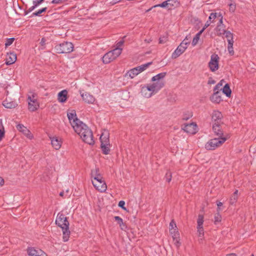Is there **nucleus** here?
<instances>
[{
	"label": "nucleus",
	"mask_w": 256,
	"mask_h": 256,
	"mask_svg": "<svg viewBox=\"0 0 256 256\" xmlns=\"http://www.w3.org/2000/svg\"><path fill=\"white\" fill-rule=\"evenodd\" d=\"M92 182L94 188L100 192H104L106 191L107 186L104 179L99 181H93V180H92Z\"/></svg>",
	"instance_id": "14"
},
{
	"label": "nucleus",
	"mask_w": 256,
	"mask_h": 256,
	"mask_svg": "<svg viewBox=\"0 0 256 256\" xmlns=\"http://www.w3.org/2000/svg\"><path fill=\"white\" fill-rule=\"evenodd\" d=\"M56 224L61 228H68L69 226V222L66 217L61 212L58 214L56 220Z\"/></svg>",
	"instance_id": "10"
},
{
	"label": "nucleus",
	"mask_w": 256,
	"mask_h": 256,
	"mask_svg": "<svg viewBox=\"0 0 256 256\" xmlns=\"http://www.w3.org/2000/svg\"><path fill=\"white\" fill-rule=\"evenodd\" d=\"M56 52L58 54L70 53L73 51L74 45L70 42H64L55 46Z\"/></svg>",
	"instance_id": "5"
},
{
	"label": "nucleus",
	"mask_w": 256,
	"mask_h": 256,
	"mask_svg": "<svg viewBox=\"0 0 256 256\" xmlns=\"http://www.w3.org/2000/svg\"><path fill=\"white\" fill-rule=\"evenodd\" d=\"M62 239L64 242H66L68 241L70 236V231L69 230V226L68 228H62Z\"/></svg>",
	"instance_id": "29"
},
{
	"label": "nucleus",
	"mask_w": 256,
	"mask_h": 256,
	"mask_svg": "<svg viewBox=\"0 0 256 256\" xmlns=\"http://www.w3.org/2000/svg\"><path fill=\"white\" fill-rule=\"evenodd\" d=\"M202 32H203V30H200L196 34V36H194V38L192 40V44L193 46H196L198 44V42L200 40V36L202 34Z\"/></svg>",
	"instance_id": "36"
},
{
	"label": "nucleus",
	"mask_w": 256,
	"mask_h": 256,
	"mask_svg": "<svg viewBox=\"0 0 256 256\" xmlns=\"http://www.w3.org/2000/svg\"><path fill=\"white\" fill-rule=\"evenodd\" d=\"M224 82V80H221L214 88V91H216V90H218V89L220 88V87H221L222 84H223V83Z\"/></svg>",
	"instance_id": "45"
},
{
	"label": "nucleus",
	"mask_w": 256,
	"mask_h": 256,
	"mask_svg": "<svg viewBox=\"0 0 256 256\" xmlns=\"http://www.w3.org/2000/svg\"><path fill=\"white\" fill-rule=\"evenodd\" d=\"M222 118V114L220 111L217 110H214L212 114V124H223Z\"/></svg>",
	"instance_id": "13"
},
{
	"label": "nucleus",
	"mask_w": 256,
	"mask_h": 256,
	"mask_svg": "<svg viewBox=\"0 0 256 256\" xmlns=\"http://www.w3.org/2000/svg\"><path fill=\"white\" fill-rule=\"evenodd\" d=\"M174 227H176V224L174 220H172L170 224V232L174 240H175L176 238V230L174 228Z\"/></svg>",
	"instance_id": "26"
},
{
	"label": "nucleus",
	"mask_w": 256,
	"mask_h": 256,
	"mask_svg": "<svg viewBox=\"0 0 256 256\" xmlns=\"http://www.w3.org/2000/svg\"><path fill=\"white\" fill-rule=\"evenodd\" d=\"M67 1L68 0H53L51 2V3L56 4H61Z\"/></svg>",
	"instance_id": "43"
},
{
	"label": "nucleus",
	"mask_w": 256,
	"mask_h": 256,
	"mask_svg": "<svg viewBox=\"0 0 256 256\" xmlns=\"http://www.w3.org/2000/svg\"><path fill=\"white\" fill-rule=\"evenodd\" d=\"M233 44L234 42H229L228 43V51L230 55H233L234 54V51L233 50Z\"/></svg>",
	"instance_id": "39"
},
{
	"label": "nucleus",
	"mask_w": 256,
	"mask_h": 256,
	"mask_svg": "<svg viewBox=\"0 0 256 256\" xmlns=\"http://www.w3.org/2000/svg\"><path fill=\"white\" fill-rule=\"evenodd\" d=\"M192 116V113L191 111L188 110H184L180 114V118L182 120H187Z\"/></svg>",
	"instance_id": "27"
},
{
	"label": "nucleus",
	"mask_w": 256,
	"mask_h": 256,
	"mask_svg": "<svg viewBox=\"0 0 256 256\" xmlns=\"http://www.w3.org/2000/svg\"><path fill=\"white\" fill-rule=\"evenodd\" d=\"M187 42H184L177 47V57L182 54L187 48Z\"/></svg>",
	"instance_id": "28"
},
{
	"label": "nucleus",
	"mask_w": 256,
	"mask_h": 256,
	"mask_svg": "<svg viewBox=\"0 0 256 256\" xmlns=\"http://www.w3.org/2000/svg\"><path fill=\"white\" fill-rule=\"evenodd\" d=\"M166 41V37H160L159 39V43L160 44H164Z\"/></svg>",
	"instance_id": "51"
},
{
	"label": "nucleus",
	"mask_w": 256,
	"mask_h": 256,
	"mask_svg": "<svg viewBox=\"0 0 256 256\" xmlns=\"http://www.w3.org/2000/svg\"><path fill=\"white\" fill-rule=\"evenodd\" d=\"M216 16H217L216 13H211L210 16H209L208 21L210 22H213L214 20H215L216 18Z\"/></svg>",
	"instance_id": "46"
},
{
	"label": "nucleus",
	"mask_w": 256,
	"mask_h": 256,
	"mask_svg": "<svg viewBox=\"0 0 256 256\" xmlns=\"http://www.w3.org/2000/svg\"><path fill=\"white\" fill-rule=\"evenodd\" d=\"M166 75V72L160 73L151 78L152 83L149 84L152 86L156 93L158 92L165 85L164 78Z\"/></svg>",
	"instance_id": "2"
},
{
	"label": "nucleus",
	"mask_w": 256,
	"mask_h": 256,
	"mask_svg": "<svg viewBox=\"0 0 256 256\" xmlns=\"http://www.w3.org/2000/svg\"><path fill=\"white\" fill-rule=\"evenodd\" d=\"M110 143L107 144H101V148L104 154H109L110 151Z\"/></svg>",
	"instance_id": "35"
},
{
	"label": "nucleus",
	"mask_w": 256,
	"mask_h": 256,
	"mask_svg": "<svg viewBox=\"0 0 256 256\" xmlns=\"http://www.w3.org/2000/svg\"><path fill=\"white\" fill-rule=\"evenodd\" d=\"M150 41H151V40H148V42H150Z\"/></svg>",
	"instance_id": "64"
},
{
	"label": "nucleus",
	"mask_w": 256,
	"mask_h": 256,
	"mask_svg": "<svg viewBox=\"0 0 256 256\" xmlns=\"http://www.w3.org/2000/svg\"><path fill=\"white\" fill-rule=\"evenodd\" d=\"M46 42V40L44 38H42L40 42V46H42V49H43L45 46Z\"/></svg>",
	"instance_id": "52"
},
{
	"label": "nucleus",
	"mask_w": 256,
	"mask_h": 256,
	"mask_svg": "<svg viewBox=\"0 0 256 256\" xmlns=\"http://www.w3.org/2000/svg\"><path fill=\"white\" fill-rule=\"evenodd\" d=\"M154 8V6H152L151 8H149L148 10H146V12H148L150 11V10L152 8Z\"/></svg>",
	"instance_id": "61"
},
{
	"label": "nucleus",
	"mask_w": 256,
	"mask_h": 256,
	"mask_svg": "<svg viewBox=\"0 0 256 256\" xmlns=\"http://www.w3.org/2000/svg\"><path fill=\"white\" fill-rule=\"evenodd\" d=\"M121 54V50L119 48H114L106 53L102 57V62L104 64H109L116 60Z\"/></svg>",
	"instance_id": "4"
},
{
	"label": "nucleus",
	"mask_w": 256,
	"mask_h": 256,
	"mask_svg": "<svg viewBox=\"0 0 256 256\" xmlns=\"http://www.w3.org/2000/svg\"><path fill=\"white\" fill-rule=\"evenodd\" d=\"M219 56L218 54H214L210 56V60L208 62V66L212 72H214L218 69Z\"/></svg>",
	"instance_id": "12"
},
{
	"label": "nucleus",
	"mask_w": 256,
	"mask_h": 256,
	"mask_svg": "<svg viewBox=\"0 0 256 256\" xmlns=\"http://www.w3.org/2000/svg\"><path fill=\"white\" fill-rule=\"evenodd\" d=\"M216 31L217 34L218 36L224 34L226 32L224 24H218L216 28Z\"/></svg>",
	"instance_id": "34"
},
{
	"label": "nucleus",
	"mask_w": 256,
	"mask_h": 256,
	"mask_svg": "<svg viewBox=\"0 0 256 256\" xmlns=\"http://www.w3.org/2000/svg\"><path fill=\"white\" fill-rule=\"evenodd\" d=\"M223 124H212V130L214 134L218 136V138H227L224 135L222 126Z\"/></svg>",
	"instance_id": "17"
},
{
	"label": "nucleus",
	"mask_w": 256,
	"mask_h": 256,
	"mask_svg": "<svg viewBox=\"0 0 256 256\" xmlns=\"http://www.w3.org/2000/svg\"><path fill=\"white\" fill-rule=\"evenodd\" d=\"M238 190H236L230 198V204H233L236 202L238 198Z\"/></svg>",
	"instance_id": "32"
},
{
	"label": "nucleus",
	"mask_w": 256,
	"mask_h": 256,
	"mask_svg": "<svg viewBox=\"0 0 256 256\" xmlns=\"http://www.w3.org/2000/svg\"><path fill=\"white\" fill-rule=\"evenodd\" d=\"M228 138H217L210 139L205 144V148L208 150H214L220 146Z\"/></svg>",
	"instance_id": "3"
},
{
	"label": "nucleus",
	"mask_w": 256,
	"mask_h": 256,
	"mask_svg": "<svg viewBox=\"0 0 256 256\" xmlns=\"http://www.w3.org/2000/svg\"><path fill=\"white\" fill-rule=\"evenodd\" d=\"M67 116L74 130L80 136L82 140L89 144H94L92 131L85 124L78 118L76 112L74 110H68Z\"/></svg>",
	"instance_id": "1"
},
{
	"label": "nucleus",
	"mask_w": 256,
	"mask_h": 256,
	"mask_svg": "<svg viewBox=\"0 0 256 256\" xmlns=\"http://www.w3.org/2000/svg\"><path fill=\"white\" fill-rule=\"evenodd\" d=\"M90 178L93 181H99L104 180L102 176L100 173V170L98 168H95L92 170L90 173Z\"/></svg>",
	"instance_id": "16"
},
{
	"label": "nucleus",
	"mask_w": 256,
	"mask_h": 256,
	"mask_svg": "<svg viewBox=\"0 0 256 256\" xmlns=\"http://www.w3.org/2000/svg\"><path fill=\"white\" fill-rule=\"evenodd\" d=\"M226 256H237L236 254L232 253V254H227Z\"/></svg>",
	"instance_id": "57"
},
{
	"label": "nucleus",
	"mask_w": 256,
	"mask_h": 256,
	"mask_svg": "<svg viewBox=\"0 0 256 256\" xmlns=\"http://www.w3.org/2000/svg\"><path fill=\"white\" fill-rule=\"evenodd\" d=\"M225 37L227 38L228 43L229 42H234L233 40V34L230 31H226L224 32Z\"/></svg>",
	"instance_id": "38"
},
{
	"label": "nucleus",
	"mask_w": 256,
	"mask_h": 256,
	"mask_svg": "<svg viewBox=\"0 0 256 256\" xmlns=\"http://www.w3.org/2000/svg\"><path fill=\"white\" fill-rule=\"evenodd\" d=\"M29 256H47L46 254L40 249H36L34 248H29L28 250Z\"/></svg>",
	"instance_id": "18"
},
{
	"label": "nucleus",
	"mask_w": 256,
	"mask_h": 256,
	"mask_svg": "<svg viewBox=\"0 0 256 256\" xmlns=\"http://www.w3.org/2000/svg\"><path fill=\"white\" fill-rule=\"evenodd\" d=\"M64 194V192H60V196H63Z\"/></svg>",
	"instance_id": "58"
},
{
	"label": "nucleus",
	"mask_w": 256,
	"mask_h": 256,
	"mask_svg": "<svg viewBox=\"0 0 256 256\" xmlns=\"http://www.w3.org/2000/svg\"><path fill=\"white\" fill-rule=\"evenodd\" d=\"M114 219L119 224V226L121 230H126V224L123 222L122 219L118 216H115Z\"/></svg>",
	"instance_id": "30"
},
{
	"label": "nucleus",
	"mask_w": 256,
	"mask_h": 256,
	"mask_svg": "<svg viewBox=\"0 0 256 256\" xmlns=\"http://www.w3.org/2000/svg\"><path fill=\"white\" fill-rule=\"evenodd\" d=\"M16 60V56L13 52L8 54L6 58V64L7 65L13 64Z\"/></svg>",
	"instance_id": "24"
},
{
	"label": "nucleus",
	"mask_w": 256,
	"mask_h": 256,
	"mask_svg": "<svg viewBox=\"0 0 256 256\" xmlns=\"http://www.w3.org/2000/svg\"><path fill=\"white\" fill-rule=\"evenodd\" d=\"M176 53V50H174L173 54H172V57H174L175 54Z\"/></svg>",
	"instance_id": "59"
},
{
	"label": "nucleus",
	"mask_w": 256,
	"mask_h": 256,
	"mask_svg": "<svg viewBox=\"0 0 256 256\" xmlns=\"http://www.w3.org/2000/svg\"><path fill=\"white\" fill-rule=\"evenodd\" d=\"M182 130L189 134H194L198 131V126L195 122L184 124L182 126Z\"/></svg>",
	"instance_id": "11"
},
{
	"label": "nucleus",
	"mask_w": 256,
	"mask_h": 256,
	"mask_svg": "<svg viewBox=\"0 0 256 256\" xmlns=\"http://www.w3.org/2000/svg\"><path fill=\"white\" fill-rule=\"evenodd\" d=\"M222 220V216L219 212L216 213L214 216V224H217L220 222Z\"/></svg>",
	"instance_id": "40"
},
{
	"label": "nucleus",
	"mask_w": 256,
	"mask_h": 256,
	"mask_svg": "<svg viewBox=\"0 0 256 256\" xmlns=\"http://www.w3.org/2000/svg\"><path fill=\"white\" fill-rule=\"evenodd\" d=\"M151 64L152 62H150L132 68L126 73V76L132 78L146 70Z\"/></svg>",
	"instance_id": "6"
},
{
	"label": "nucleus",
	"mask_w": 256,
	"mask_h": 256,
	"mask_svg": "<svg viewBox=\"0 0 256 256\" xmlns=\"http://www.w3.org/2000/svg\"><path fill=\"white\" fill-rule=\"evenodd\" d=\"M68 92L66 90H64L58 94V100L60 102L64 103L66 102L68 99Z\"/></svg>",
	"instance_id": "21"
},
{
	"label": "nucleus",
	"mask_w": 256,
	"mask_h": 256,
	"mask_svg": "<svg viewBox=\"0 0 256 256\" xmlns=\"http://www.w3.org/2000/svg\"><path fill=\"white\" fill-rule=\"evenodd\" d=\"M204 216L202 214H199L198 218L197 220V232L198 233V236L199 237L198 241L200 242H202L204 236V230L203 228L204 224Z\"/></svg>",
	"instance_id": "9"
},
{
	"label": "nucleus",
	"mask_w": 256,
	"mask_h": 256,
	"mask_svg": "<svg viewBox=\"0 0 256 256\" xmlns=\"http://www.w3.org/2000/svg\"><path fill=\"white\" fill-rule=\"evenodd\" d=\"M210 100L212 102L219 104L222 100L221 93L218 90L214 91V93L210 98Z\"/></svg>",
	"instance_id": "22"
},
{
	"label": "nucleus",
	"mask_w": 256,
	"mask_h": 256,
	"mask_svg": "<svg viewBox=\"0 0 256 256\" xmlns=\"http://www.w3.org/2000/svg\"><path fill=\"white\" fill-rule=\"evenodd\" d=\"M3 106L8 108H14L18 104L10 98H6L2 102Z\"/></svg>",
	"instance_id": "23"
},
{
	"label": "nucleus",
	"mask_w": 256,
	"mask_h": 256,
	"mask_svg": "<svg viewBox=\"0 0 256 256\" xmlns=\"http://www.w3.org/2000/svg\"><path fill=\"white\" fill-rule=\"evenodd\" d=\"M217 206L218 207V209L220 210V206H222V202H217Z\"/></svg>",
	"instance_id": "54"
},
{
	"label": "nucleus",
	"mask_w": 256,
	"mask_h": 256,
	"mask_svg": "<svg viewBox=\"0 0 256 256\" xmlns=\"http://www.w3.org/2000/svg\"><path fill=\"white\" fill-rule=\"evenodd\" d=\"M124 43V40H122L120 42H118L116 44V48H119L121 50V52H122V46H123Z\"/></svg>",
	"instance_id": "44"
},
{
	"label": "nucleus",
	"mask_w": 256,
	"mask_h": 256,
	"mask_svg": "<svg viewBox=\"0 0 256 256\" xmlns=\"http://www.w3.org/2000/svg\"><path fill=\"white\" fill-rule=\"evenodd\" d=\"M17 129L22 132L28 138L31 140L33 138V136L31 132L26 126L22 124H19L16 126Z\"/></svg>",
	"instance_id": "20"
},
{
	"label": "nucleus",
	"mask_w": 256,
	"mask_h": 256,
	"mask_svg": "<svg viewBox=\"0 0 256 256\" xmlns=\"http://www.w3.org/2000/svg\"><path fill=\"white\" fill-rule=\"evenodd\" d=\"M100 140L101 144H107L110 143L109 133L108 130H104L102 132L100 137Z\"/></svg>",
	"instance_id": "25"
},
{
	"label": "nucleus",
	"mask_w": 256,
	"mask_h": 256,
	"mask_svg": "<svg viewBox=\"0 0 256 256\" xmlns=\"http://www.w3.org/2000/svg\"><path fill=\"white\" fill-rule=\"evenodd\" d=\"M215 82L214 80H212V82H209L208 84H214Z\"/></svg>",
	"instance_id": "62"
},
{
	"label": "nucleus",
	"mask_w": 256,
	"mask_h": 256,
	"mask_svg": "<svg viewBox=\"0 0 256 256\" xmlns=\"http://www.w3.org/2000/svg\"><path fill=\"white\" fill-rule=\"evenodd\" d=\"M229 10L230 12H234L236 8V5L234 4L230 3L229 4Z\"/></svg>",
	"instance_id": "48"
},
{
	"label": "nucleus",
	"mask_w": 256,
	"mask_h": 256,
	"mask_svg": "<svg viewBox=\"0 0 256 256\" xmlns=\"http://www.w3.org/2000/svg\"><path fill=\"white\" fill-rule=\"evenodd\" d=\"M254 154H256V150H254Z\"/></svg>",
	"instance_id": "63"
},
{
	"label": "nucleus",
	"mask_w": 256,
	"mask_h": 256,
	"mask_svg": "<svg viewBox=\"0 0 256 256\" xmlns=\"http://www.w3.org/2000/svg\"><path fill=\"white\" fill-rule=\"evenodd\" d=\"M51 140V144L54 148L56 150H59L62 146V139L58 136H53L50 138Z\"/></svg>",
	"instance_id": "19"
},
{
	"label": "nucleus",
	"mask_w": 256,
	"mask_h": 256,
	"mask_svg": "<svg viewBox=\"0 0 256 256\" xmlns=\"http://www.w3.org/2000/svg\"><path fill=\"white\" fill-rule=\"evenodd\" d=\"M4 128L2 125H0V141L2 140V138L4 136Z\"/></svg>",
	"instance_id": "47"
},
{
	"label": "nucleus",
	"mask_w": 256,
	"mask_h": 256,
	"mask_svg": "<svg viewBox=\"0 0 256 256\" xmlns=\"http://www.w3.org/2000/svg\"><path fill=\"white\" fill-rule=\"evenodd\" d=\"M28 110L31 112L37 110L39 106V103L37 100L36 95L34 93H30L28 96Z\"/></svg>",
	"instance_id": "7"
},
{
	"label": "nucleus",
	"mask_w": 256,
	"mask_h": 256,
	"mask_svg": "<svg viewBox=\"0 0 256 256\" xmlns=\"http://www.w3.org/2000/svg\"><path fill=\"white\" fill-rule=\"evenodd\" d=\"M167 2L166 8L168 10H172L175 8V5L176 4V0H168Z\"/></svg>",
	"instance_id": "37"
},
{
	"label": "nucleus",
	"mask_w": 256,
	"mask_h": 256,
	"mask_svg": "<svg viewBox=\"0 0 256 256\" xmlns=\"http://www.w3.org/2000/svg\"><path fill=\"white\" fill-rule=\"evenodd\" d=\"M222 92L228 97H230L232 93L231 90L228 84H226L222 88Z\"/></svg>",
	"instance_id": "33"
},
{
	"label": "nucleus",
	"mask_w": 256,
	"mask_h": 256,
	"mask_svg": "<svg viewBox=\"0 0 256 256\" xmlns=\"http://www.w3.org/2000/svg\"><path fill=\"white\" fill-rule=\"evenodd\" d=\"M14 40V38H8L5 43L6 47H8V46H10L13 43Z\"/></svg>",
	"instance_id": "42"
},
{
	"label": "nucleus",
	"mask_w": 256,
	"mask_h": 256,
	"mask_svg": "<svg viewBox=\"0 0 256 256\" xmlns=\"http://www.w3.org/2000/svg\"><path fill=\"white\" fill-rule=\"evenodd\" d=\"M47 8H44L40 10H38L34 12L32 14V16H40V14L43 12H45Z\"/></svg>",
	"instance_id": "41"
},
{
	"label": "nucleus",
	"mask_w": 256,
	"mask_h": 256,
	"mask_svg": "<svg viewBox=\"0 0 256 256\" xmlns=\"http://www.w3.org/2000/svg\"><path fill=\"white\" fill-rule=\"evenodd\" d=\"M124 205H125V202L124 201H123V200L120 201L119 202H118V206L120 207L121 208H122L124 210H126V208L124 206Z\"/></svg>",
	"instance_id": "50"
},
{
	"label": "nucleus",
	"mask_w": 256,
	"mask_h": 256,
	"mask_svg": "<svg viewBox=\"0 0 256 256\" xmlns=\"http://www.w3.org/2000/svg\"><path fill=\"white\" fill-rule=\"evenodd\" d=\"M220 24H222V16L219 20Z\"/></svg>",
	"instance_id": "56"
},
{
	"label": "nucleus",
	"mask_w": 256,
	"mask_h": 256,
	"mask_svg": "<svg viewBox=\"0 0 256 256\" xmlns=\"http://www.w3.org/2000/svg\"><path fill=\"white\" fill-rule=\"evenodd\" d=\"M210 22L208 20L206 22L205 24L204 28L201 30H203L204 32V30L210 25Z\"/></svg>",
	"instance_id": "53"
},
{
	"label": "nucleus",
	"mask_w": 256,
	"mask_h": 256,
	"mask_svg": "<svg viewBox=\"0 0 256 256\" xmlns=\"http://www.w3.org/2000/svg\"><path fill=\"white\" fill-rule=\"evenodd\" d=\"M44 0H34L32 2L33 6L28 9V12L34 10L36 8L43 2Z\"/></svg>",
	"instance_id": "31"
},
{
	"label": "nucleus",
	"mask_w": 256,
	"mask_h": 256,
	"mask_svg": "<svg viewBox=\"0 0 256 256\" xmlns=\"http://www.w3.org/2000/svg\"><path fill=\"white\" fill-rule=\"evenodd\" d=\"M140 94L142 96L150 98L156 93L152 86L149 84H147L141 86Z\"/></svg>",
	"instance_id": "8"
},
{
	"label": "nucleus",
	"mask_w": 256,
	"mask_h": 256,
	"mask_svg": "<svg viewBox=\"0 0 256 256\" xmlns=\"http://www.w3.org/2000/svg\"><path fill=\"white\" fill-rule=\"evenodd\" d=\"M166 180H167V181H168V182H170V180H171V178H166Z\"/></svg>",
	"instance_id": "60"
},
{
	"label": "nucleus",
	"mask_w": 256,
	"mask_h": 256,
	"mask_svg": "<svg viewBox=\"0 0 256 256\" xmlns=\"http://www.w3.org/2000/svg\"><path fill=\"white\" fill-rule=\"evenodd\" d=\"M4 180L1 177H0V186H2L4 184Z\"/></svg>",
	"instance_id": "55"
},
{
	"label": "nucleus",
	"mask_w": 256,
	"mask_h": 256,
	"mask_svg": "<svg viewBox=\"0 0 256 256\" xmlns=\"http://www.w3.org/2000/svg\"><path fill=\"white\" fill-rule=\"evenodd\" d=\"M80 96L83 100L88 104H93L96 100L94 97L87 92H82L80 91Z\"/></svg>",
	"instance_id": "15"
},
{
	"label": "nucleus",
	"mask_w": 256,
	"mask_h": 256,
	"mask_svg": "<svg viewBox=\"0 0 256 256\" xmlns=\"http://www.w3.org/2000/svg\"><path fill=\"white\" fill-rule=\"evenodd\" d=\"M166 6H167V2L166 1H164V2H162L160 4H158L154 5V7H156H156H161V8H166Z\"/></svg>",
	"instance_id": "49"
}]
</instances>
